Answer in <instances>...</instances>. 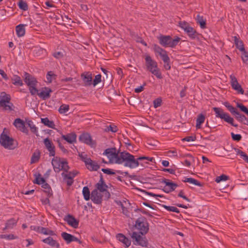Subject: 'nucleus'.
<instances>
[{
  "label": "nucleus",
  "instance_id": "obj_25",
  "mask_svg": "<svg viewBox=\"0 0 248 248\" xmlns=\"http://www.w3.org/2000/svg\"><path fill=\"white\" fill-rule=\"evenodd\" d=\"M116 238L119 241L124 244L125 248H128L130 246L131 241L123 233H118L116 235Z\"/></svg>",
  "mask_w": 248,
  "mask_h": 248
},
{
  "label": "nucleus",
  "instance_id": "obj_10",
  "mask_svg": "<svg viewBox=\"0 0 248 248\" xmlns=\"http://www.w3.org/2000/svg\"><path fill=\"white\" fill-rule=\"evenodd\" d=\"M5 130H6V128L4 129L3 132L0 135V143L5 148L10 150L14 149L16 148L17 144H15V140L13 138L10 137L5 134Z\"/></svg>",
  "mask_w": 248,
  "mask_h": 248
},
{
  "label": "nucleus",
  "instance_id": "obj_35",
  "mask_svg": "<svg viewBox=\"0 0 248 248\" xmlns=\"http://www.w3.org/2000/svg\"><path fill=\"white\" fill-rule=\"evenodd\" d=\"M205 117L202 113H200L198 115L197 120H196V127L197 128H200L201 127V125L202 124H203L205 121Z\"/></svg>",
  "mask_w": 248,
  "mask_h": 248
},
{
  "label": "nucleus",
  "instance_id": "obj_28",
  "mask_svg": "<svg viewBox=\"0 0 248 248\" xmlns=\"http://www.w3.org/2000/svg\"><path fill=\"white\" fill-rule=\"evenodd\" d=\"M235 118L239 122L243 124H244L248 125V118L246 117L245 115L241 114L239 112L237 113Z\"/></svg>",
  "mask_w": 248,
  "mask_h": 248
},
{
  "label": "nucleus",
  "instance_id": "obj_23",
  "mask_svg": "<svg viewBox=\"0 0 248 248\" xmlns=\"http://www.w3.org/2000/svg\"><path fill=\"white\" fill-rule=\"evenodd\" d=\"M116 203L120 206L122 209V213L127 217L129 216V212L128 208L125 206V205H130V203L128 201H124L121 202L120 201H115Z\"/></svg>",
  "mask_w": 248,
  "mask_h": 248
},
{
  "label": "nucleus",
  "instance_id": "obj_8",
  "mask_svg": "<svg viewBox=\"0 0 248 248\" xmlns=\"http://www.w3.org/2000/svg\"><path fill=\"white\" fill-rule=\"evenodd\" d=\"M153 49L154 51L158 53L161 57L164 62V68L167 70H170L171 68L170 59L167 54V51L156 44L153 45Z\"/></svg>",
  "mask_w": 248,
  "mask_h": 248
},
{
  "label": "nucleus",
  "instance_id": "obj_26",
  "mask_svg": "<svg viewBox=\"0 0 248 248\" xmlns=\"http://www.w3.org/2000/svg\"><path fill=\"white\" fill-rule=\"evenodd\" d=\"M233 41L236 47L242 52L245 50L243 41L240 39L239 36H234L233 37Z\"/></svg>",
  "mask_w": 248,
  "mask_h": 248
},
{
  "label": "nucleus",
  "instance_id": "obj_30",
  "mask_svg": "<svg viewBox=\"0 0 248 248\" xmlns=\"http://www.w3.org/2000/svg\"><path fill=\"white\" fill-rule=\"evenodd\" d=\"M26 25L24 24H19L16 26V31L17 34V35L18 37L23 36L25 34V26Z\"/></svg>",
  "mask_w": 248,
  "mask_h": 248
},
{
  "label": "nucleus",
  "instance_id": "obj_44",
  "mask_svg": "<svg viewBox=\"0 0 248 248\" xmlns=\"http://www.w3.org/2000/svg\"><path fill=\"white\" fill-rule=\"evenodd\" d=\"M25 122L23 120L20 118H17L15 119L14 124L18 129H20L25 124Z\"/></svg>",
  "mask_w": 248,
  "mask_h": 248
},
{
  "label": "nucleus",
  "instance_id": "obj_36",
  "mask_svg": "<svg viewBox=\"0 0 248 248\" xmlns=\"http://www.w3.org/2000/svg\"><path fill=\"white\" fill-rule=\"evenodd\" d=\"M224 105L227 108L232 115H234L235 116L237 115V113L239 112L236 108H234L228 102H225L224 103Z\"/></svg>",
  "mask_w": 248,
  "mask_h": 248
},
{
  "label": "nucleus",
  "instance_id": "obj_53",
  "mask_svg": "<svg viewBox=\"0 0 248 248\" xmlns=\"http://www.w3.org/2000/svg\"><path fill=\"white\" fill-rule=\"evenodd\" d=\"M241 58L244 63L248 64V52L246 50L242 52Z\"/></svg>",
  "mask_w": 248,
  "mask_h": 248
},
{
  "label": "nucleus",
  "instance_id": "obj_16",
  "mask_svg": "<svg viewBox=\"0 0 248 248\" xmlns=\"http://www.w3.org/2000/svg\"><path fill=\"white\" fill-rule=\"evenodd\" d=\"M81 78L85 86H90L93 85L92 74L90 72H85L82 73Z\"/></svg>",
  "mask_w": 248,
  "mask_h": 248
},
{
  "label": "nucleus",
  "instance_id": "obj_50",
  "mask_svg": "<svg viewBox=\"0 0 248 248\" xmlns=\"http://www.w3.org/2000/svg\"><path fill=\"white\" fill-rule=\"evenodd\" d=\"M105 130L107 132L111 131L112 132L115 133L118 131V128L117 126L114 124H110L106 126Z\"/></svg>",
  "mask_w": 248,
  "mask_h": 248
},
{
  "label": "nucleus",
  "instance_id": "obj_39",
  "mask_svg": "<svg viewBox=\"0 0 248 248\" xmlns=\"http://www.w3.org/2000/svg\"><path fill=\"white\" fill-rule=\"evenodd\" d=\"M12 83L15 85L22 86L23 83L20 77L17 75H14L12 78Z\"/></svg>",
  "mask_w": 248,
  "mask_h": 248
},
{
  "label": "nucleus",
  "instance_id": "obj_59",
  "mask_svg": "<svg viewBox=\"0 0 248 248\" xmlns=\"http://www.w3.org/2000/svg\"><path fill=\"white\" fill-rule=\"evenodd\" d=\"M167 155L170 157H177L178 154L176 150H170L166 152Z\"/></svg>",
  "mask_w": 248,
  "mask_h": 248
},
{
  "label": "nucleus",
  "instance_id": "obj_57",
  "mask_svg": "<svg viewBox=\"0 0 248 248\" xmlns=\"http://www.w3.org/2000/svg\"><path fill=\"white\" fill-rule=\"evenodd\" d=\"M232 138L233 140L236 141H239L242 139V136L240 134H235L233 132L231 133Z\"/></svg>",
  "mask_w": 248,
  "mask_h": 248
},
{
  "label": "nucleus",
  "instance_id": "obj_43",
  "mask_svg": "<svg viewBox=\"0 0 248 248\" xmlns=\"http://www.w3.org/2000/svg\"><path fill=\"white\" fill-rule=\"evenodd\" d=\"M232 89L235 90V91H237L238 93H240L241 94H244V91L242 88L241 85L239 84V83L237 82V83L232 84L231 85Z\"/></svg>",
  "mask_w": 248,
  "mask_h": 248
},
{
  "label": "nucleus",
  "instance_id": "obj_60",
  "mask_svg": "<svg viewBox=\"0 0 248 248\" xmlns=\"http://www.w3.org/2000/svg\"><path fill=\"white\" fill-rule=\"evenodd\" d=\"M63 180L68 186H71L74 183V179H71L69 177L67 178L63 177Z\"/></svg>",
  "mask_w": 248,
  "mask_h": 248
},
{
  "label": "nucleus",
  "instance_id": "obj_42",
  "mask_svg": "<svg viewBox=\"0 0 248 248\" xmlns=\"http://www.w3.org/2000/svg\"><path fill=\"white\" fill-rule=\"evenodd\" d=\"M27 124L28 126L30 127L31 132L35 134L36 136H38V134H37V128L35 126L34 124H33L32 121L31 120H29L27 122Z\"/></svg>",
  "mask_w": 248,
  "mask_h": 248
},
{
  "label": "nucleus",
  "instance_id": "obj_56",
  "mask_svg": "<svg viewBox=\"0 0 248 248\" xmlns=\"http://www.w3.org/2000/svg\"><path fill=\"white\" fill-rule=\"evenodd\" d=\"M101 81V75L100 74L97 75L95 76V78L93 80V85L95 86L97 84Z\"/></svg>",
  "mask_w": 248,
  "mask_h": 248
},
{
  "label": "nucleus",
  "instance_id": "obj_63",
  "mask_svg": "<svg viewBox=\"0 0 248 248\" xmlns=\"http://www.w3.org/2000/svg\"><path fill=\"white\" fill-rule=\"evenodd\" d=\"M101 171H103L104 173L108 174V175H114L116 173L115 171H113L112 170L110 169H102Z\"/></svg>",
  "mask_w": 248,
  "mask_h": 248
},
{
  "label": "nucleus",
  "instance_id": "obj_34",
  "mask_svg": "<svg viewBox=\"0 0 248 248\" xmlns=\"http://www.w3.org/2000/svg\"><path fill=\"white\" fill-rule=\"evenodd\" d=\"M61 236L67 244L72 242L73 235L66 232H62Z\"/></svg>",
  "mask_w": 248,
  "mask_h": 248
},
{
  "label": "nucleus",
  "instance_id": "obj_19",
  "mask_svg": "<svg viewBox=\"0 0 248 248\" xmlns=\"http://www.w3.org/2000/svg\"><path fill=\"white\" fill-rule=\"evenodd\" d=\"M64 220L74 228L76 229L78 226L79 221L71 215L68 214L65 216Z\"/></svg>",
  "mask_w": 248,
  "mask_h": 248
},
{
  "label": "nucleus",
  "instance_id": "obj_41",
  "mask_svg": "<svg viewBox=\"0 0 248 248\" xmlns=\"http://www.w3.org/2000/svg\"><path fill=\"white\" fill-rule=\"evenodd\" d=\"M183 181L184 182H188L199 186H203L202 184L192 178H186Z\"/></svg>",
  "mask_w": 248,
  "mask_h": 248
},
{
  "label": "nucleus",
  "instance_id": "obj_55",
  "mask_svg": "<svg viewBox=\"0 0 248 248\" xmlns=\"http://www.w3.org/2000/svg\"><path fill=\"white\" fill-rule=\"evenodd\" d=\"M179 24V26L184 30L185 31L190 26L189 23L185 21H180Z\"/></svg>",
  "mask_w": 248,
  "mask_h": 248
},
{
  "label": "nucleus",
  "instance_id": "obj_7",
  "mask_svg": "<svg viewBox=\"0 0 248 248\" xmlns=\"http://www.w3.org/2000/svg\"><path fill=\"white\" fill-rule=\"evenodd\" d=\"M11 97L10 94L5 92H1L0 95V107L5 111H12L15 108L14 104L11 102Z\"/></svg>",
  "mask_w": 248,
  "mask_h": 248
},
{
  "label": "nucleus",
  "instance_id": "obj_47",
  "mask_svg": "<svg viewBox=\"0 0 248 248\" xmlns=\"http://www.w3.org/2000/svg\"><path fill=\"white\" fill-rule=\"evenodd\" d=\"M163 207L166 209L167 211H170V212H173L177 213H179L180 211L179 210L174 206H168L166 205H163Z\"/></svg>",
  "mask_w": 248,
  "mask_h": 248
},
{
  "label": "nucleus",
  "instance_id": "obj_4",
  "mask_svg": "<svg viewBox=\"0 0 248 248\" xmlns=\"http://www.w3.org/2000/svg\"><path fill=\"white\" fill-rule=\"evenodd\" d=\"M134 227L142 235H145L149 230V223L147 218L143 216H140L136 219Z\"/></svg>",
  "mask_w": 248,
  "mask_h": 248
},
{
  "label": "nucleus",
  "instance_id": "obj_64",
  "mask_svg": "<svg viewBox=\"0 0 248 248\" xmlns=\"http://www.w3.org/2000/svg\"><path fill=\"white\" fill-rule=\"evenodd\" d=\"M162 100L160 98H157L154 101V105L155 108H156L161 106Z\"/></svg>",
  "mask_w": 248,
  "mask_h": 248
},
{
  "label": "nucleus",
  "instance_id": "obj_54",
  "mask_svg": "<svg viewBox=\"0 0 248 248\" xmlns=\"http://www.w3.org/2000/svg\"><path fill=\"white\" fill-rule=\"evenodd\" d=\"M0 239H6L8 240H13L17 238L14 234H0Z\"/></svg>",
  "mask_w": 248,
  "mask_h": 248
},
{
  "label": "nucleus",
  "instance_id": "obj_46",
  "mask_svg": "<svg viewBox=\"0 0 248 248\" xmlns=\"http://www.w3.org/2000/svg\"><path fill=\"white\" fill-rule=\"evenodd\" d=\"M69 109V106L68 105L62 104V105L59 109V112L61 113H65L67 112Z\"/></svg>",
  "mask_w": 248,
  "mask_h": 248
},
{
  "label": "nucleus",
  "instance_id": "obj_22",
  "mask_svg": "<svg viewBox=\"0 0 248 248\" xmlns=\"http://www.w3.org/2000/svg\"><path fill=\"white\" fill-rule=\"evenodd\" d=\"M61 138L68 143L72 144L76 142L77 135L75 132H71L66 135H62Z\"/></svg>",
  "mask_w": 248,
  "mask_h": 248
},
{
  "label": "nucleus",
  "instance_id": "obj_24",
  "mask_svg": "<svg viewBox=\"0 0 248 248\" xmlns=\"http://www.w3.org/2000/svg\"><path fill=\"white\" fill-rule=\"evenodd\" d=\"M42 242L47 244L53 248H60L59 243L52 237L49 236L45 239H43Z\"/></svg>",
  "mask_w": 248,
  "mask_h": 248
},
{
  "label": "nucleus",
  "instance_id": "obj_3",
  "mask_svg": "<svg viewBox=\"0 0 248 248\" xmlns=\"http://www.w3.org/2000/svg\"><path fill=\"white\" fill-rule=\"evenodd\" d=\"M54 170L59 173L61 170H63L65 172H68L70 169L68 164V162L64 159H61L58 156H54L51 161Z\"/></svg>",
  "mask_w": 248,
  "mask_h": 248
},
{
  "label": "nucleus",
  "instance_id": "obj_33",
  "mask_svg": "<svg viewBox=\"0 0 248 248\" xmlns=\"http://www.w3.org/2000/svg\"><path fill=\"white\" fill-rule=\"evenodd\" d=\"M42 187L45 189L44 192L46 194L47 196L48 197H51L52 196L53 193L52 191L51 190V187L48 184L46 183V182L42 185Z\"/></svg>",
  "mask_w": 248,
  "mask_h": 248
},
{
  "label": "nucleus",
  "instance_id": "obj_11",
  "mask_svg": "<svg viewBox=\"0 0 248 248\" xmlns=\"http://www.w3.org/2000/svg\"><path fill=\"white\" fill-rule=\"evenodd\" d=\"M130 236L132 239L133 244L135 245L141 246L143 247H147L148 241L144 237L141 236L137 232H133L130 234Z\"/></svg>",
  "mask_w": 248,
  "mask_h": 248
},
{
  "label": "nucleus",
  "instance_id": "obj_20",
  "mask_svg": "<svg viewBox=\"0 0 248 248\" xmlns=\"http://www.w3.org/2000/svg\"><path fill=\"white\" fill-rule=\"evenodd\" d=\"M95 189L100 192H104L108 188V186L106 185L103 177L102 173L100 174V180L95 186Z\"/></svg>",
  "mask_w": 248,
  "mask_h": 248
},
{
  "label": "nucleus",
  "instance_id": "obj_6",
  "mask_svg": "<svg viewBox=\"0 0 248 248\" xmlns=\"http://www.w3.org/2000/svg\"><path fill=\"white\" fill-rule=\"evenodd\" d=\"M145 59L147 69L158 78H162L163 77L158 68L157 62L152 60V58L148 55L146 56Z\"/></svg>",
  "mask_w": 248,
  "mask_h": 248
},
{
  "label": "nucleus",
  "instance_id": "obj_21",
  "mask_svg": "<svg viewBox=\"0 0 248 248\" xmlns=\"http://www.w3.org/2000/svg\"><path fill=\"white\" fill-rule=\"evenodd\" d=\"M85 164L87 169L90 171H96L100 168V166L90 158H88L86 161H85Z\"/></svg>",
  "mask_w": 248,
  "mask_h": 248
},
{
  "label": "nucleus",
  "instance_id": "obj_62",
  "mask_svg": "<svg viewBox=\"0 0 248 248\" xmlns=\"http://www.w3.org/2000/svg\"><path fill=\"white\" fill-rule=\"evenodd\" d=\"M196 140V137L195 136H187L183 138L182 140L183 141H193Z\"/></svg>",
  "mask_w": 248,
  "mask_h": 248
},
{
  "label": "nucleus",
  "instance_id": "obj_52",
  "mask_svg": "<svg viewBox=\"0 0 248 248\" xmlns=\"http://www.w3.org/2000/svg\"><path fill=\"white\" fill-rule=\"evenodd\" d=\"M42 230H43L42 234H44L45 235H49L51 236L56 235V234L55 233V232L54 231H53L51 230H49V229H48L47 228L44 227V228Z\"/></svg>",
  "mask_w": 248,
  "mask_h": 248
},
{
  "label": "nucleus",
  "instance_id": "obj_18",
  "mask_svg": "<svg viewBox=\"0 0 248 248\" xmlns=\"http://www.w3.org/2000/svg\"><path fill=\"white\" fill-rule=\"evenodd\" d=\"M52 92L51 89L48 87L42 88V91L39 92L37 89V92L36 94L38 95L43 100H46L50 97V93Z\"/></svg>",
  "mask_w": 248,
  "mask_h": 248
},
{
  "label": "nucleus",
  "instance_id": "obj_12",
  "mask_svg": "<svg viewBox=\"0 0 248 248\" xmlns=\"http://www.w3.org/2000/svg\"><path fill=\"white\" fill-rule=\"evenodd\" d=\"M79 140L92 148L96 146V142L93 140L91 135L88 133H82L79 137Z\"/></svg>",
  "mask_w": 248,
  "mask_h": 248
},
{
  "label": "nucleus",
  "instance_id": "obj_38",
  "mask_svg": "<svg viewBox=\"0 0 248 248\" xmlns=\"http://www.w3.org/2000/svg\"><path fill=\"white\" fill-rule=\"evenodd\" d=\"M17 223L16 220L12 218L7 221L5 223V229H12Z\"/></svg>",
  "mask_w": 248,
  "mask_h": 248
},
{
  "label": "nucleus",
  "instance_id": "obj_51",
  "mask_svg": "<svg viewBox=\"0 0 248 248\" xmlns=\"http://www.w3.org/2000/svg\"><path fill=\"white\" fill-rule=\"evenodd\" d=\"M234 150L236 152V155H240L244 161H245L246 158L248 157V155L245 152L241 151V150L237 148H234Z\"/></svg>",
  "mask_w": 248,
  "mask_h": 248
},
{
  "label": "nucleus",
  "instance_id": "obj_37",
  "mask_svg": "<svg viewBox=\"0 0 248 248\" xmlns=\"http://www.w3.org/2000/svg\"><path fill=\"white\" fill-rule=\"evenodd\" d=\"M197 23L199 24L202 29L206 28V21L202 16L198 15L196 17Z\"/></svg>",
  "mask_w": 248,
  "mask_h": 248
},
{
  "label": "nucleus",
  "instance_id": "obj_13",
  "mask_svg": "<svg viewBox=\"0 0 248 248\" xmlns=\"http://www.w3.org/2000/svg\"><path fill=\"white\" fill-rule=\"evenodd\" d=\"M104 154L106 155L111 161H114L116 163L117 158H120V155L116 152V148H110L106 149Z\"/></svg>",
  "mask_w": 248,
  "mask_h": 248
},
{
  "label": "nucleus",
  "instance_id": "obj_27",
  "mask_svg": "<svg viewBox=\"0 0 248 248\" xmlns=\"http://www.w3.org/2000/svg\"><path fill=\"white\" fill-rule=\"evenodd\" d=\"M185 32L191 39L194 40L198 37L199 33L191 26L188 28Z\"/></svg>",
  "mask_w": 248,
  "mask_h": 248
},
{
  "label": "nucleus",
  "instance_id": "obj_45",
  "mask_svg": "<svg viewBox=\"0 0 248 248\" xmlns=\"http://www.w3.org/2000/svg\"><path fill=\"white\" fill-rule=\"evenodd\" d=\"M18 6L20 9L23 11H27L28 9V6L27 2L23 0H20L19 1Z\"/></svg>",
  "mask_w": 248,
  "mask_h": 248
},
{
  "label": "nucleus",
  "instance_id": "obj_48",
  "mask_svg": "<svg viewBox=\"0 0 248 248\" xmlns=\"http://www.w3.org/2000/svg\"><path fill=\"white\" fill-rule=\"evenodd\" d=\"M236 107L239 108L241 111L243 112L248 116V108L243 104L237 103Z\"/></svg>",
  "mask_w": 248,
  "mask_h": 248
},
{
  "label": "nucleus",
  "instance_id": "obj_49",
  "mask_svg": "<svg viewBox=\"0 0 248 248\" xmlns=\"http://www.w3.org/2000/svg\"><path fill=\"white\" fill-rule=\"evenodd\" d=\"M56 75H55L52 71H49L47 73L46 78L48 82L51 83L53 80V78H55Z\"/></svg>",
  "mask_w": 248,
  "mask_h": 248
},
{
  "label": "nucleus",
  "instance_id": "obj_15",
  "mask_svg": "<svg viewBox=\"0 0 248 248\" xmlns=\"http://www.w3.org/2000/svg\"><path fill=\"white\" fill-rule=\"evenodd\" d=\"M102 194L97 189H94L91 192L90 199L94 203L99 204L102 203Z\"/></svg>",
  "mask_w": 248,
  "mask_h": 248
},
{
  "label": "nucleus",
  "instance_id": "obj_61",
  "mask_svg": "<svg viewBox=\"0 0 248 248\" xmlns=\"http://www.w3.org/2000/svg\"><path fill=\"white\" fill-rule=\"evenodd\" d=\"M57 143L58 144V146L60 148V149L62 150V151L64 154H67L68 153V151L67 149H66L62 145V143L61 142V140L60 139H58L57 140Z\"/></svg>",
  "mask_w": 248,
  "mask_h": 248
},
{
  "label": "nucleus",
  "instance_id": "obj_5",
  "mask_svg": "<svg viewBox=\"0 0 248 248\" xmlns=\"http://www.w3.org/2000/svg\"><path fill=\"white\" fill-rule=\"evenodd\" d=\"M24 82L29 87L31 94L32 95H36L37 92L36 86L38 83L36 78L27 72H24Z\"/></svg>",
  "mask_w": 248,
  "mask_h": 248
},
{
  "label": "nucleus",
  "instance_id": "obj_1",
  "mask_svg": "<svg viewBox=\"0 0 248 248\" xmlns=\"http://www.w3.org/2000/svg\"><path fill=\"white\" fill-rule=\"evenodd\" d=\"M138 157L135 158V156L126 151L123 152L120 154V158H117V164H123L125 167L130 169H134L140 165Z\"/></svg>",
  "mask_w": 248,
  "mask_h": 248
},
{
  "label": "nucleus",
  "instance_id": "obj_17",
  "mask_svg": "<svg viewBox=\"0 0 248 248\" xmlns=\"http://www.w3.org/2000/svg\"><path fill=\"white\" fill-rule=\"evenodd\" d=\"M44 143L46 148L49 151L50 156H54L56 154L55 147L52 141L48 138H46L44 140Z\"/></svg>",
  "mask_w": 248,
  "mask_h": 248
},
{
  "label": "nucleus",
  "instance_id": "obj_40",
  "mask_svg": "<svg viewBox=\"0 0 248 248\" xmlns=\"http://www.w3.org/2000/svg\"><path fill=\"white\" fill-rule=\"evenodd\" d=\"M82 194L84 198L86 201H89L91 198V194L89 188L88 186H86L83 188Z\"/></svg>",
  "mask_w": 248,
  "mask_h": 248
},
{
  "label": "nucleus",
  "instance_id": "obj_31",
  "mask_svg": "<svg viewBox=\"0 0 248 248\" xmlns=\"http://www.w3.org/2000/svg\"><path fill=\"white\" fill-rule=\"evenodd\" d=\"M34 176L35 177V180L33 181L34 184L40 185H43L46 182L44 178L41 177V175L39 173L34 174Z\"/></svg>",
  "mask_w": 248,
  "mask_h": 248
},
{
  "label": "nucleus",
  "instance_id": "obj_58",
  "mask_svg": "<svg viewBox=\"0 0 248 248\" xmlns=\"http://www.w3.org/2000/svg\"><path fill=\"white\" fill-rule=\"evenodd\" d=\"M229 178V177L225 174H222L221 175H220L219 176H217L216 179V180L215 181L217 182V183H219L220 182L222 181H226L227 180H228Z\"/></svg>",
  "mask_w": 248,
  "mask_h": 248
},
{
  "label": "nucleus",
  "instance_id": "obj_2",
  "mask_svg": "<svg viewBox=\"0 0 248 248\" xmlns=\"http://www.w3.org/2000/svg\"><path fill=\"white\" fill-rule=\"evenodd\" d=\"M159 44L163 47L174 48L180 41L181 38L176 36L174 39L170 35H161L157 37Z\"/></svg>",
  "mask_w": 248,
  "mask_h": 248
},
{
  "label": "nucleus",
  "instance_id": "obj_29",
  "mask_svg": "<svg viewBox=\"0 0 248 248\" xmlns=\"http://www.w3.org/2000/svg\"><path fill=\"white\" fill-rule=\"evenodd\" d=\"M41 156V152L39 149H36L33 153L31 159V163L33 164L37 163L39 161Z\"/></svg>",
  "mask_w": 248,
  "mask_h": 248
},
{
  "label": "nucleus",
  "instance_id": "obj_9",
  "mask_svg": "<svg viewBox=\"0 0 248 248\" xmlns=\"http://www.w3.org/2000/svg\"><path fill=\"white\" fill-rule=\"evenodd\" d=\"M213 109L217 117L224 120L226 122L230 124L235 127H238V124L233 123V119L231 117L228 113L224 112L223 109L220 108L214 107Z\"/></svg>",
  "mask_w": 248,
  "mask_h": 248
},
{
  "label": "nucleus",
  "instance_id": "obj_14",
  "mask_svg": "<svg viewBox=\"0 0 248 248\" xmlns=\"http://www.w3.org/2000/svg\"><path fill=\"white\" fill-rule=\"evenodd\" d=\"M161 182L166 184V186L164 187L163 190L167 193H169L174 191L178 186L177 184L172 182L166 178L162 179Z\"/></svg>",
  "mask_w": 248,
  "mask_h": 248
},
{
  "label": "nucleus",
  "instance_id": "obj_32",
  "mask_svg": "<svg viewBox=\"0 0 248 248\" xmlns=\"http://www.w3.org/2000/svg\"><path fill=\"white\" fill-rule=\"evenodd\" d=\"M41 123L50 128L55 129V124L54 122L50 121L47 117L41 118Z\"/></svg>",
  "mask_w": 248,
  "mask_h": 248
}]
</instances>
